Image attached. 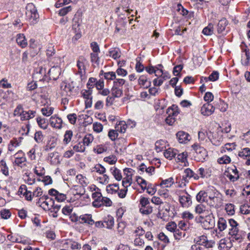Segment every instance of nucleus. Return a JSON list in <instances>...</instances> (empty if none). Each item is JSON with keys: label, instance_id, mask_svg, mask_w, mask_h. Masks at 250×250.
Returning a JSON list of instances; mask_svg holds the SVG:
<instances>
[{"label": "nucleus", "instance_id": "f257e3e1", "mask_svg": "<svg viewBox=\"0 0 250 250\" xmlns=\"http://www.w3.org/2000/svg\"><path fill=\"white\" fill-rule=\"evenodd\" d=\"M36 112L32 110L24 111L21 105H18L14 111L13 115L17 119L28 120L35 116Z\"/></svg>", "mask_w": 250, "mask_h": 250}, {"label": "nucleus", "instance_id": "0e129e2a", "mask_svg": "<svg viewBox=\"0 0 250 250\" xmlns=\"http://www.w3.org/2000/svg\"><path fill=\"white\" fill-rule=\"evenodd\" d=\"M219 74L217 71H213L208 77V80L214 82L219 78Z\"/></svg>", "mask_w": 250, "mask_h": 250}, {"label": "nucleus", "instance_id": "a18cd8bd", "mask_svg": "<svg viewBox=\"0 0 250 250\" xmlns=\"http://www.w3.org/2000/svg\"><path fill=\"white\" fill-rule=\"evenodd\" d=\"M73 149L77 152H83L85 147L83 142H80L73 146Z\"/></svg>", "mask_w": 250, "mask_h": 250}, {"label": "nucleus", "instance_id": "4468645a", "mask_svg": "<svg viewBox=\"0 0 250 250\" xmlns=\"http://www.w3.org/2000/svg\"><path fill=\"white\" fill-rule=\"evenodd\" d=\"M79 222L80 223H85L90 225L94 223V221L92 219V215L88 214L80 216L79 218Z\"/></svg>", "mask_w": 250, "mask_h": 250}, {"label": "nucleus", "instance_id": "603ef678", "mask_svg": "<svg viewBox=\"0 0 250 250\" xmlns=\"http://www.w3.org/2000/svg\"><path fill=\"white\" fill-rule=\"evenodd\" d=\"M104 77L108 80H113L116 78V73L114 72H106L104 73Z\"/></svg>", "mask_w": 250, "mask_h": 250}, {"label": "nucleus", "instance_id": "6e6552de", "mask_svg": "<svg viewBox=\"0 0 250 250\" xmlns=\"http://www.w3.org/2000/svg\"><path fill=\"white\" fill-rule=\"evenodd\" d=\"M208 199V204L210 207L219 208L222 205V199L220 197L219 194H216L213 196L209 195Z\"/></svg>", "mask_w": 250, "mask_h": 250}, {"label": "nucleus", "instance_id": "bb28decb", "mask_svg": "<svg viewBox=\"0 0 250 250\" xmlns=\"http://www.w3.org/2000/svg\"><path fill=\"white\" fill-rule=\"evenodd\" d=\"M127 124L125 122L122 121H120L118 124H117L115 128L118 132L121 133H124L126 130L127 127Z\"/></svg>", "mask_w": 250, "mask_h": 250}, {"label": "nucleus", "instance_id": "c85d7f7f", "mask_svg": "<svg viewBox=\"0 0 250 250\" xmlns=\"http://www.w3.org/2000/svg\"><path fill=\"white\" fill-rule=\"evenodd\" d=\"M97 180L102 185H106L109 181V177L104 174H101L97 177Z\"/></svg>", "mask_w": 250, "mask_h": 250}, {"label": "nucleus", "instance_id": "7c9ffc66", "mask_svg": "<svg viewBox=\"0 0 250 250\" xmlns=\"http://www.w3.org/2000/svg\"><path fill=\"white\" fill-rule=\"evenodd\" d=\"M194 172L191 169L189 168H187L184 171V175L183 176V179L185 180V182H186L187 181V179L188 178H191L194 177V178L195 179H198L197 176H194Z\"/></svg>", "mask_w": 250, "mask_h": 250}, {"label": "nucleus", "instance_id": "c9c22d12", "mask_svg": "<svg viewBox=\"0 0 250 250\" xmlns=\"http://www.w3.org/2000/svg\"><path fill=\"white\" fill-rule=\"evenodd\" d=\"M92 172L99 173L100 174H104L105 172V168L100 164H97L91 168Z\"/></svg>", "mask_w": 250, "mask_h": 250}, {"label": "nucleus", "instance_id": "72a5a7b5", "mask_svg": "<svg viewBox=\"0 0 250 250\" xmlns=\"http://www.w3.org/2000/svg\"><path fill=\"white\" fill-rule=\"evenodd\" d=\"M110 171L112 174V175L114 176V178L118 181H120L122 178V176L121 175V173L119 169H118L117 168L113 167L110 168Z\"/></svg>", "mask_w": 250, "mask_h": 250}, {"label": "nucleus", "instance_id": "a19ab883", "mask_svg": "<svg viewBox=\"0 0 250 250\" xmlns=\"http://www.w3.org/2000/svg\"><path fill=\"white\" fill-rule=\"evenodd\" d=\"M239 156L243 158H247L250 157V149L249 148H245L239 152Z\"/></svg>", "mask_w": 250, "mask_h": 250}, {"label": "nucleus", "instance_id": "de8ad7c7", "mask_svg": "<svg viewBox=\"0 0 250 250\" xmlns=\"http://www.w3.org/2000/svg\"><path fill=\"white\" fill-rule=\"evenodd\" d=\"M186 233L184 231H180L178 229H177L174 232V236L176 240H180L184 237Z\"/></svg>", "mask_w": 250, "mask_h": 250}, {"label": "nucleus", "instance_id": "423d86ee", "mask_svg": "<svg viewBox=\"0 0 250 250\" xmlns=\"http://www.w3.org/2000/svg\"><path fill=\"white\" fill-rule=\"evenodd\" d=\"M92 90L91 87H89L88 89H83L81 91L82 96L85 99V104L86 108L90 107L92 104Z\"/></svg>", "mask_w": 250, "mask_h": 250}, {"label": "nucleus", "instance_id": "6e6d98bb", "mask_svg": "<svg viewBox=\"0 0 250 250\" xmlns=\"http://www.w3.org/2000/svg\"><path fill=\"white\" fill-rule=\"evenodd\" d=\"M218 162L220 164H229L230 162V158L229 156L227 155H224L222 156V157L220 158L218 160Z\"/></svg>", "mask_w": 250, "mask_h": 250}, {"label": "nucleus", "instance_id": "f3484780", "mask_svg": "<svg viewBox=\"0 0 250 250\" xmlns=\"http://www.w3.org/2000/svg\"><path fill=\"white\" fill-rule=\"evenodd\" d=\"M138 84L141 87L147 88L150 86L151 83L148 80L146 76L142 75L140 76L138 79Z\"/></svg>", "mask_w": 250, "mask_h": 250}, {"label": "nucleus", "instance_id": "a211bd4d", "mask_svg": "<svg viewBox=\"0 0 250 250\" xmlns=\"http://www.w3.org/2000/svg\"><path fill=\"white\" fill-rule=\"evenodd\" d=\"M19 192L23 194L27 200H32V192L30 191H28L25 185H21L19 190Z\"/></svg>", "mask_w": 250, "mask_h": 250}, {"label": "nucleus", "instance_id": "393cba45", "mask_svg": "<svg viewBox=\"0 0 250 250\" xmlns=\"http://www.w3.org/2000/svg\"><path fill=\"white\" fill-rule=\"evenodd\" d=\"M20 142L17 139H13L11 140L8 145V151L13 152L15 150L17 147L19 146Z\"/></svg>", "mask_w": 250, "mask_h": 250}, {"label": "nucleus", "instance_id": "39448f33", "mask_svg": "<svg viewBox=\"0 0 250 250\" xmlns=\"http://www.w3.org/2000/svg\"><path fill=\"white\" fill-rule=\"evenodd\" d=\"M37 204L45 210H50L53 206V201L47 195H43L38 199Z\"/></svg>", "mask_w": 250, "mask_h": 250}, {"label": "nucleus", "instance_id": "338daca9", "mask_svg": "<svg viewBox=\"0 0 250 250\" xmlns=\"http://www.w3.org/2000/svg\"><path fill=\"white\" fill-rule=\"evenodd\" d=\"M43 138L42 132L41 131H38L35 133L34 136V139L37 142H41L42 141Z\"/></svg>", "mask_w": 250, "mask_h": 250}, {"label": "nucleus", "instance_id": "7ed1b4c3", "mask_svg": "<svg viewBox=\"0 0 250 250\" xmlns=\"http://www.w3.org/2000/svg\"><path fill=\"white\" fill-rule=\"evenodd\" d=\"M192 147L195 152L194 154L195 160L199 162H203L207 156V152L206 149L197 144L193 145Z\"/></svg>", "mask_w": 250, "mask_h": 250}, {"label": "nucleus", "instance_id": "4be33fe9", "mask_svg": "<svg viewBox=\"0 0 250 250\" xmlns=\"http://www.w3.org/2000/svg\"><path fill=\"white\" fill-rule=\"evenodd\" d=\"M204 218L205 220L201 222L203 223L205 228L206 229L212 228L214 225V221L213 219H210L209 215H208V219L206 217H204Z\"/></svg>", "mask_w": 250, "mask_h": 250}, {"label": "nucleus", "instance_id": "b1692460", "mask_svg": "<svg viewBox=\"0 0 250 250\" xmlns=\"http://www.w3.org/2000/svg\"><path fill=\"white\" fill-rule=\"evenodd\" d=\"M174 183L173 179L172 177L163 180L160 184L161 188H170Z\"/></svg>", "mask_w": 250, "mask_h": 250}, {"label": "nucleus", "instance_id": "8fccbe9b", "mask_svg": "<svg viewBox=\"0 0 250 250\" xmlns=\"http://www.w3.org/2000/svg\"><path fill=\"white\" fill-rule=\"evenodd\" d=\"M73 135V133L70 130H67L65 132V133L64 136V139L63 141L66 143L68 144L69 142H70L71 138Z\"/></svg>", "mask_w": 250, "mask_h": 250}, {"label": "nucleus", "instance_id": "aec40b11", "mask_svg": "<svg viewBox=\"0 0 250 250\" xmlns=\"http://www.w3.org/2000/svg\"><path fill=\"white\" fill-rule=\"evenodd\" d=\"M177 150L172 148H168L164 153L165 157L169 160H171L177 153Z\"/></svg>", "mask_w": 250, "mask_h": 250}, {"label": "nucleus", "instance_id": "9b49d317", "mask_svg": "<svg viewBox=\"0 0 250 250\" xmlns=\"http://www.w3.org/2000/svg\"><path fill=\"white\" fill-rule=\"evenodd\" d=\"M195 211L197 213L201 214L200 217L202 219H204V217L208 219V215L211 214L210 211L203 205H197L195 208Z\"/></svg>", "mask_w": 250, "mask_h": 250}, {"label": "nucleus", "instance_id": "58836bf2", "mask_svg": "<svg viewBox=\"0 0 250 250\" xmlns=\"http://www.w3.org/2000/svg\"><path fill=\"white\" fill-rule=\"evenodd\" d=\"M242 214L247 215L250 213V205L246 204L241 205L240 208Z\"/></svg>", "mask_w": 250, "mask_h": 250}, {"label": "nucleus", "instance_id": "473e14b6", "mask_svg": "<svg viewBox=\"0 0 250 250\" xmlns=\"http://www.w3.org/2000/svg\"><path fill=\"white\" fill-rule=\"evenodd\" d=\"M227 24V21L226 19L221 20L217 25V31L218 33H222L225 29Z\"/></svg>", "mask_w": 250, "mask_h": 250}, {"label": "nucleus", "instance_id": "f704fd0d", "mask_svg": "<svg viewBox=\"0 0 250 250\" xmlns=\"http://www.w3.org/2000/svg\"><path fill=\"white\" fill-rule=\"evenodd\" d=\"M39 126L42 129H46L48 126V123L45 119L41 117H38L36 119Z\"/></svg>", "mask_w": 250, "mask_h": 250}, {"label": "nucleus", "instance_id": "bf43d9fd", "mask_svg": "<svg viewBox=\"0 0 250 250\" xmlns=\"http://www.w3.org/2000/svg\"><path fill=\"white\" fill-rule=\"evenodd\" d=\"M188 156V154L187 152H184L180 154H179L177 156V159L179 161L185 163L187 161V158Z\"/></svg>", "mask_w": 250, "mask_h": 250}, {"label": "nucleus", "instance_id": "5701e85b", "mask_svg": "<svg viewBox=\"0 0 250 250\" xmlns=\"http://www.w3.org/2000/svg\"><path fill=\"white\" fill-rule=\"evenodd\" d=\"M208 194L205 191H200L196 196V200L199 202H206L208 203Z\"/></svg>", "mask_w": 250, "mask_h": 250}, {"label": "nucleus", "instance_id": "ddd939ff", "mask_svg": "<svg viewBox=\"0 0 250 250\" xmlns=\"http://www.w3.org/2000/svg\"><path fill=\"white\" fill-rule=\"evenodd\" d=\"M61 88L63 95L70 96L74 89V86L71 87L70 84H67L66 83L63 82L61 84Z\"/></svg>", "mask_w": 250, "mask_h": 250}, {"label": "nucleus", "instance_id": "4d7b16f0", "mask_svg": "<svg viewBox=\"0 0 250 250\" xmlns=\"http://www.w3.org/2000/svg\"><path fill=\"white\" fill-rule=\"evenodd\" d=\"M66 244L69 245L72 250H77L80 249L81 248V245L76 242H66Z\"/></svg>", "mask_w": 250, "mask_h": 250}, {"label": "nucleus", "instance_id": "f03ea898", "mask_svg": "<svg viewBox=\"0 0 250 250\" xmlns=\"http://www.w3.org/2000/svg\"><path fill=\"white\" fill-rule=\"evenodd\" d=\"M176 194L179 196V201L184 208H188L192 204L191 196L185 190H177Z\"/></svg>", "mask_w": 250, "mask_h": 250}, {"label": "nucleus", "instance_id": "79ce46f5", "mask_svg": "<svg viewBox=\"0 0 250 250\" xmlns=\"http://www.w3.org/2000/svg\"><path fill=\"white\" fill-rule=\"evenodd\" d=\"M54 108L52 107H46L42 108L41 109V111L42 114L45 116H49L51 115L53 112Z\"/></svg>", "mask_w": 250, "mask_h": 250}, {"label": "nucleus", "instance_id": "864d4df0", "mask_svg": "<svg viewBox=\"0 0 250 250\" xmlns=\"http://www.w3.org/2000/svg\"><path fill=\"white\" fill-rule=\"evenodd\" d=\"M108 136L112 141H114L118 136V131L116 129L115 130H110Z\"/></svg>", "mask_w": 250, "mask_h": 250}, {"label": "nucleus", "instance_id": "5fc2aeb1", "mask_svg": "<svg viewBox=\"0 0 250 250\" xmlns=\"http://www.w3.org/2000/svg\"><path fill=\"white\" fill-rule=\"evenodd\" d=\"M235 144L234 143H231V144H227L225 145V146L222 148L221 150V152H225L226 150L230 151L232 150L235 148Z\"/></svg>", "mask_w": 250, "mask_h": 250}, {"label": "nucleus", "instance_id": "69168bd1", "mask_svg": "<svg viewBox=\"0 0 250 250\" xmlns=\"http://www.w3.org/2000/svg\"><path fill=\"white\" fill-rule=\"evenodd\" d=\"M208 136V138H210V135L207 133V132L205 130H201L198 133V137L199 139L202 141H203L205 139L206 136Z\"/></svg>", "mask_w": 250, "mask_h": 250}, {"label": "nucleus", "instance_id": "052dcab7", "mask_svg": "<svg viewBox=\"0 0 250 250\" xmlns=\"http://www.w3.org/2000/svg\"><path fill=\"white\" fill-rule=\"evenodd\" d=\"M25 158H21V159H15L14 164L16 165L21 167L25 166Z\"/></svg>", "mask_w": 250, "mask_h": 250}, {"label": "nucleus", "instance_id": "f8f14e48", "mask_svg": "<svg viewBox=\"0 0 250 250\" xmlns=\"http://www.w3.org/2000/svg\"><path fill=\"white\" fill-rule=\"evenodd\" d=\"M176 137L180 143H187L190 140L189 135L183 131L178 132Z\"/></svg>", "mask_w": 250, "mask_h": 250}, {"label": "nucleus", "instance_id": "0eeeda50", "mask_svg": "<svg viewBox=\"0 0 250 250\" xmlns=\"http://www.w3.org/2000/svg\"><path fill=\"white\" fill-rule=\"evenodd\" d=\"M218 248L220 250H236V249L233 246L232 240L226 238L220 240Z\"/></svg>", "mask_w": 250, "mask_h": 250}, {"label": "nucleus", "instance_id": "cd10ccee", "mask_svg": "<svg viewBox=\"0 0 250 250\" xmlns=\"http://www.w3.org/2000/svg\"><path fill=\"white\" fill-rule=\"evenodd\" d=\"M104 223L105 224L104 228L111 229L114 224V218L111 216H108L104 220Z\"/></svg>", "mask_w": 250, "mask_h": 250}, {"label": "nucleus", "instance_id": "20e7f679", "mask_svg": "<svg viewBox=\"0 0 250 250\" xmlns=\"http://www.w3.org/2000/svg\"><path fill=\"white\" fill-rule=\"evenodd\" d=\"M26 15L31 22L34 23V21L39 18V14L37 13V9L35 5L32 3H28L26 7Z\"/></svg>", "mask_w": 250, "mask_h": 250}, {"label": "nucleus", "instance_id": "ea45409f", "mask_svg": "<svg viewBox=\"0 0 250 250\" xmlns=\"http://www.w3.org/2000/svg\"><path fill=\"white\" fill-rule=\"evenodd\" d=\"M94 140V137L91 134H88L83 139V144L84 146H88Z\"/></svg>", "mask_w": 250, "mask_h": 250}, {"label": "nucleus", "instance_id": "4c0bfd02", "mask_svg": "<svg viewBox=\"0 0 250 250\" xmlns=\"http://www.w3.org/2000/svg\"><path fill=\"white\" fill-rule=\"evenodd\" d=\"M202 33L207 36L211 35L213 33V25L210 23L208 26L204 28L202 31Z\"/></svg>", "mask_w": 250, "mask_h": 250}, {"label": "nucleus", "instance_id": "9d476101", "mask_svg": "<svg viewBox=\"0 0 250 250\" xmlns=\"http://www.w3.org/2000/svg\"><path fill=\"white\" fill-rule=\"evenodd\" d=\"M215 107L209 103H206L203 104L201 108V113L204 116H208L213 113L215 110Z\"/></svg>", "mask_w": 250, "mask_h": 250}, {"label": "nucleus", "instance_id": "2eb2a0df", "mask_svg": "<svg viewBox=\"0 0 250 250\" xmlns=\"http://www.w3.org/2000/svg\"><path fill=\"white\" fill-rule=\"evenodd\" d=\"M51 125L56 128L60 129L62 126V120L56 116H52L50 118Z\"/></svg>", "mask_w": 250, "mask_h": 250}, {"label": "nucleus", "instance_id": "e2e57ef3", "mask_svg": "<svg viewBox=\"0 0 250 250\" xmlns=\"http://www.w3.org/2000/svg\"><path fill=\"white\" fill-rule=\"evenodd\" d=\"M125 228V224L124 222H120L118 224L117 231L120 235H122L124 232V229Z\"/></svg>", "mask_w": 250, "mask_h": 250}, {"label": "nucleus", "instance_id": "c03bdc74", "mask_svg": "<svg viewBox=\"0 0 250 250\" xmlns=\"http://www.w3.org/2000/svg\"><path fill=\"white\" fill-rule=\"evenodd\" d=\"M77 180L82 185H86L88 183L87 179L81 174L78 175L76 176Z\"/></svg>", "mask_w": 250, "mask_h": 250}, {"label": "nucleus", "instance_id": "13d9d810", "mask_svg": "<svg viewBox=\"0 0 250 250\" xmlns=\"http://www.w3.org/2000/svg\"><path fill=\"white\" fill-rule=\"evenodd\" d=\"M93 128L94 131L99 133L103 130V126L101 123H95L93 125Z\"/></svg>", "mask_w": 250, "mask_h": 250}, {"label": "nucleus", "instance_id": "412c9836", "mask_svg": "<svg viewBox=\"0 0 250 250\" xmlns=\"http://www.w3.org/2000/svg\"><path fill=\"white\" fill-rule=\"evenodd\" d=\"M16 42L21 47L26 46L27 42L23 34H19L17 36Z\"/></svg>", "mask_w": 250, "mask_h": 250}, {"label": "nucleus", "instance_id": "c756f323", "mask_svg": "<svg viewBox=\"0 0 250 250\" xmlns=\"http://www.w3.org/2000/svg\"><path fill=\"white\" fill-rule=\"evenodd\" d=\"M217 227L220 231L224 230L227 227V222L223 218L219 219L217 223Z\"/></svg>", "mask_w": 250, "mask_h": 250}, {"label": "nucleus", "instance_id": "1a4fd4ad", "mask_svg": "<svg viewBox=\"0 0 250 250\" xmlns=\"http://www.w3.org/2000/svg\"><path fill=\"white\" fill-rule=\"evenodd\" d=\"M87 62L86 60L83 57H80L77 61V66L78 68V73L81 77H82L85 73V64Z\"/></svg>", "mask_w": 250, "mask_h": 250}, {"label": "nucleus", "instance_id": "e433bc0d", "mask_svg": "<svg viewBox=\"0 0 250 250\" xmlns=\"http://www.w3.org/2000/svg\"><path fill=\"white\" fill-rule=\"evenodd\" d=\"M119 190L118 185L117 184L109 185L106 187V191L108 193L113 194Z\"/></svg>", "mask_w": 250, "mask_h": 250}, {"label": "nucleus", "instance_id": "09e8293b", "mask_svg": "<svg viewBox=\"0 0 250 250\" xmlns=\"http://www.w3.org/2000/svg\"><path fill=\"white\" fill-rule=\"evenodd\" d=\"M0 167H1V171L3 174L5 175H8V167L6 166V162L3 161L1 160L0 162Z\"/></svg>", "mask_w": 250, "mask_h": 250}, {"label": "nucleus", "instance_id": "6ab92c4d", "mask_svg": "<svg viewBox=\"0 0 250 250\" xmlns=\"http://www.w3.org/2000/svg\"><path fill=\"white\" fill-rule=\"evenodd\" d=\"M61 73V68L58 66H54L49 71L50 76L52 77L54 80H56Z\"/></svg>", "mask_w": 250, "mask_h": 250}, {"label": "nucleus", "instance_id": "a878e982", "mask_svg": "<svg viewBox=\"0 0 250 250\" xmlns=\"http://www.w3.org/2000/svg\"><path fill=\"white\" fill-rule=\"evenodd\" d=\"M139 169L143 172L145 171L148 175H151L154 172L155 168L153 167H147L144 164H142L139 166Z\"/></svg>", "mask_w": 250, "mask_h": 250}, {"label": "nucleus", "instance_id": "680f3d73", "mask_svg": "<svg viewBox=\"0 0 250 250\" xmlns=\"http://www.w3.org/2000/svg\"><path fill=\"white\" fill-rule=\"evenodd\" d=\"M204 99L205 101L208 102L207 103H209L210 102L213 101L214 99V96L212 93L210 92H208L206 93Z\"/></svg>", "mask_w": 250, "mask_h": 250}, {"label": "nucleus", "instance_id": "37998d69", "mask_svg": "<svg viewBox=\"0 0 250 250\" xmlns=\"http://www.w3.org/2000/svg\"><path fill=\"white\" fill-rule=\"evenodd\" d=\"M136 182L143 189L146 188L147 185L146 181L141 177H138L136 178Z\"/></svg>", "mask_w": 250, "mask_h": 250}, {"label": "nucleus", "instance_id": "2f4dec72", "mask_svg": "<svg viewBox=\"0 0 250 250\" xmlns=\"http://www.w3.org/2000/svg\"><path fill=\"white\" fill-rule=\"evenodd\" d=\"M111 94L114 97H120L123 94V91L121 87L113 86Z\"/></svg>", "mask_w": 250, "mask_h": 250}, {"label": "nucleus", "instance_id": "774afa93", "mask_svg": "<svg viewBox=\"0 0 250 250\" xmlns=\"http://www.w3.org/2000/svg\"><path fill=\"white\" fill-rule=\"evenodd\" d=\"M0 215L2 218L7 219L10 217L11 213L9 210L3 209L0 211Z\"/></svg>", "mask_w": 250, "mask_h": 250}, {"label": "nucleus", "instance_id": "dca6fc26", "mask_svg": "<svg viewBox=\"0 0 250 250\" xmlns=\"http://www.w3.org/2000/svg\"><path fill=\"white\" fill-rule=\"evenodd\" d=\"M92 197L94 199V201L92 203L93 206L96 207H101L100 203L101 202L103 198L101 193L98 192H95L92 193Z\"/></svg>", "mask_w": 250, "mask_h": 250}, {"label": "nucleus", "instance_id": "3c124183", "mask_svg": "<svg viewBox=\"0 0 250 250\" xmlns=\"http://www.w3.org/2000/svg\"><path fill=\"white\" fill-rule=\"evenodd\" d=\"M140 210L143 214H149L152 212V208L149 205H147L145 207L141 208Z\"/></svg>", "mask_w": 250, "mask_h": 250}, {"label": "nucleus", "instance_id": "49530a36", "mask_svg": "<svg viewBox=\"0 0 250 250\" xmlns=\"http://www.w3.org/2000/svg\"><path fill=\"white\" fill-rule=\"evenodd\" d=\"M177 225L174 222H170L167 224L166 225L167 229L171 231L174 232L177 229Z\"/></svg>", "mask_w": 250, "mask_h": 250}]
</instances>
